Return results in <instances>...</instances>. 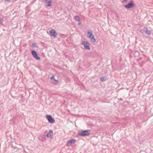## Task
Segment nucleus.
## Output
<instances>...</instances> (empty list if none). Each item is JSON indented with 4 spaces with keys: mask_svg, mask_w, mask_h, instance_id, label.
<instances>
[{
    "mask_svg": "<svg viewBox=\"0 0 153 153\" xmlns=\"http://www.w3.org/2000/svg\"><path fill=\"white\" fill-rule=\"evenodd\" d=\"M81 22H79L78 24V25H79L81 24Z\"/></svg>",
    "mask_w": 153,
    "mask_h": 153,
    "instance_id": "5701e85b",
    "label": "nucleus"
},
{
    "mask_svg": "<svg viewBox=\"0 0 153 153\" xmlns=\"http://www.w3.org/2000/svg\"><path fill=\"white\" fill-rule=\"evenodd\" d=\"M146 57L145 55H142V57H140L141 59H143L145 58Z\"/></svg>",
    "mask_w": 153,
    "mask_h": 153,
    "instance_id": "6ab92c4d",
    "label": "nucleus"
},
{
    "mask_svg": "<svg viewBox=\"0 0 153 153\" xmlns=\"http://www.w3.org/2000/svg\"><path fill=\"white\" fill-rule=\"evenodd\" d=\"M3 18L0 17V24L3 25Z\"/></svg>",
    "mask_w": 153,
    "mask_h": 153,
    "instance_id": "dca6fc26",
    "label": "nucleus"
},
{
    "mask_svg": "<svg viewBox=\"0 0 153 153\" xmlns=\"http://www.w3.org/2000/svg\"><path fill=\"white\" fill-rule=\"evenodd\" d=\"M45 136L48 137H51V135H48V134H46Z\"/></svg>",
    "mask_w": 153,
    "mask_h": 153,
    "instance_id": "aec40b11",
    "label": "nucleus"
},
{
    "mask_svg": "<svg viewBox=\"0 0 153 153\" xmlns=\"http://www.w3.org/2000/svg\"><path fill=\"white\" fill-rule=\"evenodd\" d=\"M134 6V3L131 2L124 5V7L126 9H130L132 8Z\"/></svg>",
    "mask_w": 153,
    "mask_h": 153,
    "instance_id": "39448f33",
    "label": "nucleus"
},
{
    "mask_svg": "<svg viewBox=\"0 0 153 153\" xmlns=\"http://www.w3.org/2000/svg\"><path fill=\"white\" fill-rule=\"evenodd\" d=\"M48 135H51V137L53 135V131L52 130H49V132L48 133Z\"/></svg>",
    "mask_w": 153,
    "mask_h": 153,
    "instance_id": "2eb2a0df",
    "label": "nucleus"
},
{
    "mask_svg": "<svg viewBox=\"0 0 153 153\" xmlns=\"http://www.w3.org/2000/svg\"><path fill=\"white\" fill-rule=\"evenodd\" d=\"M74 19L76 21L80 22V19L78 16H75L74 17Z\"/></svg>",
    "mask_w": 153,
    "mask_h": 153,
    "instance_id": "f8f14e48",
    "label": "nucleus"
},
{
    "mask_svg": "<svg viewBox=\"0 0 153 153\" xmlns=\"http://www.w3.org/2000/svg\"><path fill=\"white\" fill-rule=\"evenodd\" d=\"M120 100H123V99H122V98H120Z\"/></svg>",
    "mask_w": 153,
    "mask_h": 153,
    "instance_id": "a878e982",
    "label": "nucleus"
},
{
    "mask_svg": "<svg viewBox=\"0 0 153 153\" xmlns=\"http://www.w3.org/2000/svg\"><path fill=\"white\" fill-rule=\"evenodd\" d=\"M128 0H123V2H126Z\"/></svg>",
    "mask_w": 153,
    "mask_h": 153,
    "instance_id": "4be33fe9",
    "label": "nucleus"
},
{
    "mask_svg": "<svg viewBox=\"0 0 153 153\" xmlns=\"http://www.w3.org/2000/svg\"><path fill=\"white\" fill-rule=\"evenodd\" d=\"M52 1V0H49V1L47 2L48 3L47 6L48 7H50L51 6Z\"/></svg>",
    "mask_w": 153,
    "mask_h": 153,
    "instance_id": "ddd939ff",
    "label": "nucleus"
},
{
    "mask_svg": "<svg viewBox=\"0 0 153 153\" xmlns=\"http://www.w3.org/2000/svg\"><path fill=\"white\" fill-rule=\"evenodd\" d=\"M32 47H33V48H36L37 47V46L36 44L35 43H33L32 44Z\"/></svg>",
    "mask_w": 153,
    "mask_h": 153,
    "instance_id": "a211bd4d",
    "label": "nucleus"
},
{
    "mask_svg": "<svg viewBox=\"0 0 153 153\" xmlns=\"http://www.w3.org/2000/svg\"><path fill=\"white\" fill-rule=\"evenodd\" d=\"M89 31V32H88L87 33V36L88 38H90L93 35L92 34V32L91 30H90Z\"/></svg>",
    "mask_w": 153,
    "mask_h": 153,
    "instance_id": "1a4fd4ad",
    "label": "nucleus"
},
{
    "mask_svg": "<svg viewBox=\"0 0 153 153\" xmlns=\"http://www.w3.org/2000/svg\"><path fill=\"white\" fill-rule=\"evenodd\" d=\"M90 38L92 42H96V39H95L94 36V35H93Z\"/></svg>",
    "mask_w": 153,
    "mask_h": 153,
    "instance_id": "9d476101",
    "label": "nucleus"
},
{
    "mask_svg": "<svg viewBox=\"0 0 153 153\" xmlns=\"http://www.w3.org/2000/svg\"><path fill=\"white\" fill-rule=\"evenodd\" d=\"M49 33L50 35L54 36H56L57 35V33L56 32V31L53 29H52L50 30L49 31Z\"/></svg>",
    "mask_w": 153,
    "mask_h": 153,
    "instance_id": "0eeeda50",
    "label": "nucleus"
},
{
    "mask_svg": "<svg viewBox=\"0 0 153 153\" xmlns=\"http://www.w3.org/2000/svg\"><path fill=\"white\" fill-rule=\"evenodd\" d=\"M140 32L141 33H143V32L142 31V30H140Z\"/></svg>",
    "mask_w": 153,
    "mask_h": 153,
    "instance_id": "b1692460",
    "label": "nucleus"
},
{
    "mask_svg": "<svg viewBox=\"0 0 153 153\" xmlns=\"http://www.w3.org/2000/svg\"><path fill=\"white\" fill-rule=\"evenodd\" d=\"M134 55L135 56L137 57L139 56V53L138 51H135V52L134 53Z\"/></svg>",
    "mask_w": 153,
    "mask_h": 153,
    "instance_id": "4468645a",
    "label": "nucleus"
},
{
    "mask_svg": "<svg viewBox=\"0 0 153 153\" xmlns=\"http://www.w3.org/2000/svg\"><path fill=\"white\" fill-rule=\"evenodd\" d=\"M81 44L83 45L85 49L87 50H89L90 49L89 45L87 41H83Z\"/></svg>",
    "mask_w": 153,
    "mask_h": 153,
    "instance_id": "7ed1b4c3",
    "label": "nucleus"
},
{
    "mask_svg": "<svg viewBox=\"0 0 153 153\" xmlns=\"http://www.w3.org/2000/svg\"><path fill=\"white\" fill-rule=\"evenodd\" d=\"M49 1V0H44V1H45L47 3Z\"/></svg>",
    "mask_w": 153,
    "mask_h": 153,
    "instance_id": "412c9836",
    "label": "nucleus"
},
{
    "mask_svg": "<svg viewBox=\"0 0 153 153\" xmlns=\"http://www.w3.org/2000/svg\"><path fill=\"white\" fill-rule=\"evenodd\" d=\"M142 61H144V60H143L142 59Z\"/></svg>",
    "mask_w": 153,
    "mask_h": 153,
    "instance_id": "bb28decb",
    "label": "nucleus"
},
{
    "mask_svg": "<svg viewBox=\"0 0 153 153\" xmlns=\"http://www.w3.org/2000/svg\"><path fill=\"white\" fill-rule=\"evenodd\" d=\"M46 118L49 123L52 124L55 123V121L54 119L51 115H47Z\"/></svg>",
    "mask_w": 153,
    "mask_h": 153,
    "instance_id": "f03ea898",
    "label": "nucleus"
},
{
    "mask_svg": "<svg viewBox=\"0 0 153 153\" xmlns=\"http://www.w3.org/2000/svg\"><path fill=\"white\" fill-rule=\"evenodd\" d=\"M144 29H145V33L146 34L148 35H150L151 33V31L149 30H148L147 28H146L145 29V28H144Z\"/></svg>",
    "mask_w": 153,
    "mask_h": 153,
    "instance_id": "9b49d317",
    "label": "nucleus"
},
{
    "mask_svg": "<svg viewBox=\"0 0 153 153\" xmlns=\"http://www.w3.org/2000/svg\"><path fill=\"white\" fill-rule=\"evenodd\" d=\"M31 53L33 57L36 59L39 60L40 59V58L38 56V55L36 51L33 50L31 51Z\"/></svg>",
    "mask_w": 153,
    "mask_h": 153,
    "instance_id": "20e7f679",
    "label": "nucleus"
},
{
    "mask_svg": "<svg viewBox=\"0 0 153 153\" xmlns=\"http://www.w3.org/2000/svg\"><path fill=\"white\" fill-rule=\"evenodd\" d=\"M76 139H72L68 140L67 143V145L69 146L71 145V144L74 143H75Z\"/></svg>",
    "mask_w": 153,
    "mask_h": 153,
    "instance_id": "423d86ee",
    "label": "nucleus"
},
{
    "mask_svg": "<svg viewBox=\"0 0 153 153\" xmlns=\"http://www.w3.org/2000/svg\"><path fill=\"white\" fill-rule=\"evenodd\" d=\"M100 79H101V81L103 82L104 81H105L106 78H105V77H104V76H102V77Z\"/></svg>",
    "mask_w": 153,
    "mask_h": 153,
    "instance_id": "f3484780",
    "label": "nucleus"
},
{
    "mask_svg": "<svg viewBox=\"0 0 153 153\" xmlns=\"http://www.w3.org/2000/svg\"><path fill=\"white\" fill-rule=\"evenodd\" d=\"M10 0H4V1H10Z\"/></svg>",
    "mask_w": 153,
    "mask_h": 153,
    "instance_id": "393cba45",
    "label": "nucleus"
},
{
    "mask_svg": "<svg viewBox=\"0 0 153 153\" xmlns=\"http://www.w3.org/2000/svg\"><path fill=\"white\" fill-rule=\"evenodd\" d=\"M50 79L51 80H53L52 81V83L55 85H56L57 83V82H58V81L55 79L54 76L53 75L51 77Z\"/></svg>",
    "mask_w": 153,
    "mask_h": 153,
    "instance_id": "6e6552de",
    "label": "nucleus"
},
{
    "mask_svg": "<svg viewBox=\"0 0 153 153\" xmlns=\"http://www.w3.org/2000/svg\"><path fill=\"white\" fill-rule=\"evenodd\" d=\"M79 135L81 136H85L89 135L90 134V130H85L79 132Z\"/></svg>",
    "mask_w": 153,
    "mask_h": 153,
    "instance_id": "f257e3e1",
    "label": "nucleus"
}]
</instances>
